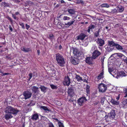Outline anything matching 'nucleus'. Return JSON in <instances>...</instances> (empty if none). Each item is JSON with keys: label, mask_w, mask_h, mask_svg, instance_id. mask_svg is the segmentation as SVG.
Here are the masks:
<instances>
[{"label": "nucleus", "mask_w": 127, "mask_h": 127, "mask_svg": "<svg viewBox=\"0 0 127 127\" xmlns=\"http://www.w3.org/2000/svg\"><path fill=\"white\" fill-rule=\"evenodd\" d=\"M49 127H54L53 124L52 123H51L49 124Z\"/></svg>", "instance_id": "nucleus-58"}, {"label": "nucleus", "mask_w": 127, "mask_h": 127, "mask_svg": "<svg viewBox=\"0 0 127 127\" xmlns=\"http://www.w3.org/2000/svg\"><path fill=\"white\" fill-rule=\"evenodd\" d=\"M35 102L34 101L32 100L28 104L27 106H33L35 105Z\"/></svg>", "instance_id": "nucleus-34"}, {"label": "nucleus", "mask_w": 127, "mask_h": 127, "mask_svg": "<svg viewBox=\"0 0 127 127\" xmlns=\"http://www.w3.org/2000/svg\"><path fill=\"white\" fill-rule=\"evenodd\" d=\"M21 49L22 51L25 52H27L32 51L31 49L30 48L22 47L21 48Z\"/></svg>", "instance_id": "nucleus-17"}, {"label": "nucleus", "mask_w": 127, "mask_h": 127, "mask_svg": "<svg viewBox=\"0 0 127 127\" xmlns=\"http://www.w3.org/2000/svg\"><path fill=\"white\" fill-rule=\"evenodd\" d=\"M120 98L119 95L118 96H117L116 97V98L117 101Z\"/></svg>", "instance_id": "nucleus-63"}, {"label": "nucleus", "mask_w": 127, "mask_h": 127, "mask_svg": "<svg viewBox=\"0 0 127 127\" xmlns=\"http://www.w3.org/2000/svg\"><path fill=\"white\" fill-rule=\"evenodd\" d=\"M14 1L15 2L17 3H18L20 2V0H14Z\"/></svg>", "instance_id": "nucleus-60"}, {"label": "nucleus", "mask_w": 127, "mask_h": 127, "mask_svg": "<svg viewBox=\"0 0 127 127\" xmlns=\"http://www.w3.org/2000/svg\"><path fill=\"white\" fill-rule=\"evenodd\" d=\"M73 51V54H74V57H79V51L76 48H72L71 49V50Z\"/></svg>", "instance_id": "nucleus-8"}, {"label": "nucleus", "mask_w": 127, "mask_h": 127, "mask_svg": "<svg viewBox=\"0 0 127 127\" xmlns=\"http://www.w3.org/2000/svg\"><path fill=\"white\" fill-rule=\"evenodd\" d=\"M79 57H74L73 58L71 62L74 65H76L79 64Z\"/></svg>", "instance_id": "nucleus-9"}, {"label": "nucleus", "mask_w": 127, "mask_h": 127, "mask_svg": "<svg viewBox=\"0 0 127 127\" xmlns=\"http://www.w3.org/2000/svg\"><path fill=\"white\" fill-rule=\"evenodd\" d=\"M118 8H119L118 11L120 12H122L124 10V8L122 6H119L118 7Z\"/></svg>", "instance_id": "nucleus-36"}, {"label": "nucleus", "mask_w": 127, "mask_h": 127, "mask_svg": "<svg viewBox=\"0 0 127 127\" xmlns=\"http://www.w3.org/2000/svg\"><path fill=\"white\" fill-rule=\"evenodd\" d=\"M56 60L57 64L60 66L63 67L65 63L64 58L62 55L59 53H57L56 55Z\"/></svg>", "instance_id": "nucleus-1"}, {"label": "nucleus", "mask_w": 127, "mask_h": 127, "mask_svg": "<svg viewBox=\"0 0 127 127\" xmlns=\"http://www.w3.org/2000/svg\"><path fill=\"white\" fill-rule=\"evenodd\" d=\"M93 58L92 57H88L86 58V62L87 63L90 64H92V62Z\"/></svg>", "instance_id": "nucleus-13"}, {"label": "nucleus", "mask_w": 127, "mask_h": 127, "mask_svg": "<svg viewBox=\"0 0 127 127\" xmlns=\"http://www.w3.org/2000/svg\"><path fill=\"white\" fill-rule=\"evenodd\" d=\"M123 61L127 64V57L125 56L124 58V59H123Z\"/></svg>", "instance_id": "nucleus-47"}, {"label": "nucleus", "mask_w": 127, "mask_h": 127, "mask_svg": "<svg viewBox=\"0 0 127 127\" xmlns=\"http://www.w3.org/2000/svg\"><path fill=\"white\" fill-rule=\"evenodd\" d=\"M100 32V29H98V31H96L94 34V36L96 37H98L99 35V33Z\"/></svg>", "instance_id": "nucleus-33"}, {"label": "nucleus", "mask_w": 127, "mask_h": 127, "mask_svg": "<svg viewBox=\"0 0 127 127\" xmlns=\"http://www.w3.org/2000/svg\"><path fill=\"white\" fill-rule=\"evenodd\" d=\"M118 12V10L116 9H114L112 10L110 13L112 14L116 13Z\"/></svg>", "instance_id": "nucleus-39"}, {"label": "nucleus", "mask_w": 127, "mask_h": 127, "mask_svg": "<svg viewBox=\"0 0 127 127\" xmlns=\"http://www.w3.org/2000/svg\"><path fill=\"white\" fill-rule=\"evenodd\" d=\"M103 72H101L99 74L97 77H96L95 78H97L98 80L97 81H98L100 80L101 78L103 77Z\"/></svg>", "instance_id": "nucleus-24"}, {"label": "nucleus", "mask_w": 127, "mask_h": 127, "mask_svg": "<svg viewBox=\"0 0 127 127\" xmlns=\"http://www.w3.org/2000/svg\"><path fill=\"white\" fill-rule=\"evenodd\" d=\"M105 100V99L104 98H101V102L102 103H103Z\"/></svg>", "instance_id": "nucleus-57"}, {"label": "nucleus", "mask_w": 127, "mask_h": 127, "mask_svg": "<svg viewBox=\"0 0 127 127\" xmlns=\"http://www.w3.org/2000/svg\"><path fill=\"white\" fill-rule=\"evenodd\" d=\"M19 112V110L17 108L9 106H7L6 108L5 111L6 113H9L15 116Z\"/></svg>", "instance_id": "nucleus-2"}, {"label": "nucleus", "mask_w": 127, "mask_h": 127, "mask_svg": "<svg viewBox=\"0 0 127 127\" xmlns=\"http://www.w3.org/2000/svg\"><path fill=\"white\" fill-rule=\"evenodd\" d=\"M26 4L27 6H28V5L29 6L33 5H34V3L30 0H28L26 1Z\"/></svg>", "instance_id": "nucleus-27"}, {"label": "nucleus", "mask_w": 127, "mask_h": 127, "mask_svg": "<svg viewBox=\"0 0 127 127\" xmlns=\"http://www.w3.org/2000/svg\"><path fill=\"white\" fill-rule=\"evenodd\" d=\"M6 18L10 22L11 24H12L13 23V20L11 17L9 16H8L6 17Z\"/></svg>", "instance_id": "nucleus-41"}, {"label": "nucleus", "mask_w": 127, "mask_h": 127, "mask_svg": "<svg viewBox=\"0 0 127 127\" xmlns=\"http://www.w3.org/2000/svg\"><path fill=\"white\" fill-rule=\"evenodd\" d=\"M101 6L102 7L109 8L110 7L109 5L107 3H103L101 5Z\"/></svg>", "instance_id": "nucleus-30"}, {"label": "nucleus", "mask_w": 127, "mask_h": 127, "mask_svg": "<svg viewBox=\"0 0 127 127\" xmlns=\"http://www.w3.org/2000/svg\"><path fill=\"white\" fill-rule=\"evenodd\" d=\"M67 93L68 95L70 97H72L75 95L74 90L72 87H70L68 88Z\"/></svg>", "instance_id": "nucleus-6"}, {"label": "nucleus", "mask_w": 127, "mask_h": 127, "mask_svg": "<svg viewBox=\"0 0 127 127\" xmlns=\"http://www.w3.org/2000/svg\"><path fill=\"white\" fill-rule=\"evenodd\" d=\"M90 87L88 85H87L86 87V92L87 94H89L90 92Z\"/></svg>", "instance_id": "nucleus-37"}, {"label": "nucleus", "mask_w": 127, "mask_h": 127, "mask_svg": "<svg viewBox=\"0 0 127 127\" xmlns=\"http://www.w3.org/2000/svg\"><path fill=\"white\" fill-rule=\"evenodd\" d=\"M47 37L51 41L55 40V36L52 33H49L47 35Z\"/></svg>", "instance_id": "nucleus-12"}, {"label": "nucleus", "mask_w": 127, "mask_h": 127, "mask_svg": "<svg viewBox=\"0 0 127 127\" xmlns=\"http://www.w3.org/2000/svg\"><path fill=\"white\" fill-rule=\"evenodd\" d=\"M112 71H113L112 69H111L110 68H108V71L112 75L111 73V72Z\"/></svg>", "instance_id": "nucleus-51"}, {"label": "nucleus", "mask_w": 127, "mask_h": 127, "mask_svg": "<svg viewBox=\"0 0 127 127\" xmlns=\"http://www.w3.org/2000/svg\"><path fill=\"white\" fill-rule=\"evenodd\" d=\"M124 93L125 95V97H127V89H125L124 90Z\"/></svg>", "instance_id": "nucleus-50"}, {"label": "nucleus", "mask_w": 127, "mask_h": 127, "mask_svg": "<svg viewBox=\"0 0 127 127\" xmlns=\"http://www.w3.org/2000/svg\"><path fill=\"white\" fill-rule=\"evenodd\" d=\"M107 85L103 83L100 84L98 86L99 91L101 93L105 92L107 89Z\"/></svg>", "instance_id": "nucleus-3"}, {"label": "nucleus", "mask_w": 127, "mask_h": 127, "mask_svg": "<svg viewBox=\"0 0 127 127\" xmlns=\"http://www.w3.org/2000/svg\"><path fill=\"white\" fill-rule=\"evenodd\" d=\"M67 11L71 15L73 16V17L74 18V15H75V11L73 9H68Z\"/></svg>", "instance_id": "nucleus-16"}, {"label": "nucleus", "mask_w": 127, "mask_h": 127, "mask_svg": "<svg viewBox=\"0 0 127 127\" xmlns=\"http://www.w3.org/2000/svg\"><path fill=\"white\" fill-rule=\"evenodd\" d=\"M58 124L59 127H64L63 124L60 121H59V122H58Z\"/></svg>", "instance_id": "nucleus-44"}, {"label": "nucleus", "mask_w": 127, "mask_h": 127, "mask_svg": "<svg viewBox=\"0 0 127 127\" xmlns=\"http://www.w3.org/2000/svg\"><path fill=\"white\" fill-rule=\"evenodd\" d=\"M116 113L114 110H112L110 114H109V118L113 119L115 118Z\"/></svg>", "instance_id": "nucleus-11"}, {"label": "nucleus", "mask_w": 127, "mask_h": 127, "mask_svg": "<svg viewBox=\"0 0 127 127\" xmlns=\"http://www.w3.org/2000/svg\"><path fill=\"white\" fill-rule=\"evenodd\" d=\"M29 78L28 79V81H29L32 77V73H30L29 74Z\"/></svg>", "instance_id": "nucleus-49"}, {"label": "nucleus", "mask_w": 127, "mask_h": 127, "mask_svg": "<svg viewBox=\"0 0 127 127\" xmlns=\"http://www.w3.org/2000/svg\"><path fill=\"white\" fill-rule=\"evenodd\" d=\"M86 36V35L84 33H81L80 34V39L83 40L84 39L85 37Z\"/></svg>", "instance_id": "nucleus-31"}, {"label": "nucleus", "mask_w": 127, "mask_h": 127, "mask_svg": "<svg viewBox=\"0 0 127 127\" xmlns=\"http://www.w3.org/2000/svg\"><path fill=\"white\" fill-rule=\"evenodd\" d=\"M87 101V99L85 97H83L80 98V103L85 102Z\"/></svg>", "instance_id": "nucleus-21"}, {"label": "nucleus", "mask_w": 127, "mask_h": 127, "mask_svg": "<svg viewBox=\"0 0 127 127\" xmlns=\"http://www.w3.org/2000/svg\"><path fill=\"white\" fill-rule=\"evenodd\" d=\"M20 98H21L22 99H24V96L23 95H21L19 97Z\"/></svg>", "instance_id": "nucleus-56"}, {"label": "nucleus", "mask_w": 127, "mask_h": 127, "mask_svg": "<svg viewBox=\"0 0 127 127\" xmlns=\"http://www.w3.org/2000/svg\"><path fill=\"white\" fill-rule=\"evenodd\" d=\"M63 25H64V24H63L62 23H59L57 25V27L58 28L61 29L63 28L62 26Z\"/></svg>", "instance_id": "nucleus-35"}, {"label": "nucleus", "mask_w": 127, "mask_h": 127, "mask_svg": "<svg viewBox=\"0 0 127 127\" xmlns=\"http://www.w3.org/2000/svg\"><path fill=\"white\" fill-rule=\"evenodd\" d=\"M62 48L63 47L61 45H60L59 47V49L60 50H61Z\"/></svg>", "instance_id": "nucleus-62"}, {"label": "nucleus", "mask_w": 127, "mask_h": 127, "mask_svg": "<svg viewBox=\"0 0 127 127\" xmlns=\"http://www.w3.org/2000/svg\"><path fill=\"white\" fill-rule=\"evenodd\" d=\"M31 88L33 92L34 93H36L37 92L38 89V87L34 86L32 87Z\"/></svg>", "instance_id": "nucleus-26"}, {"label": "nucleus", "mask_w": 127, "mask_h": 127, "mask_svg": "<svg viewBox=\"0 0 127 127\" xmlns=\"http://www.w3.org/2000/svg\"><path fill=\"white\" fill-rule=\"evenodd\" d=\"M76 75V76H75V80H77V81H78V82H79V76L78 75L76 74H75Z\"/></svg>", "instance_id": "nucleus-43"}, {"label": "nucleus", "mask_w": 127, "mask_h": 127, "mask_svg": "<svg viewBox=\"0 0 127 127\" xmlns=\"http://www.w3.org/2000/svg\"><path fill=\"white\" fill-rule=\"evenodd\" d=\"M101 54L100 52L98 50H95L93 53L92 57L93 59H95L100 55Z\"/></svg>", "instance_id": "nucleus-7"}, {"label": "nucleus", "mask_w": 127, "mask_h": 127, "mask_svg": "<svg viewBox=\"0 0 127 127\" xmlns=\"http://www.w3.org/2000/svg\"><path fill=\"white\" fill-rule=\"evenodd\" d=\"M2 75H1L2 76H3L5 75H9V73H2Z\"/></svg>", "instance_id": "nucleus-53"}, {"label": "nucleus", "mask_w": 127, "mask_h": 127, "mask_svg": "<svg viewBox=\"0 0 127 127\" xmlns=\"http://www.w3.org/2000/svg\"><path fill=\"white\" fill-rule=\"evenodd\" d=\"M19 25L21 26L22 28L23 29H25V27L24 26V23L21 22H19Z\"/></svg>", "instance_id": "nucleus-42"}, {"label": "nucleus", "mask_w": 127, "mask_h": 127, "mask_svg": "<svg viewBox=\"0 0 127 127\" xmlns=\"http://www.w3.org/2000/svg\"><path fill=\"white\" fill-rule=\"evenodd\" d=\"M61 3H64V4H65V2L63 0H61Z\"/></svg>", "instance_id": "nucleus-64"}, {"label": "nucleus", "mask_w": 127, "mask_h": 127, "mask_svg": "<svg viewBox=\"0 0 127 127\" xmlns=\"http://www.w3.org/2000/svg\"><path fill=\"white\" fill-rule=\"evenodd\" d=\"M111 102L113 104L116 105H118L119 103V101H116L113 99L111 100Z\"/></svg>", "instance_id": "nucleus-28"}, {"label": "nucleus", "mask_w": 127, "mask_h": 127, "mask_svg": "<svg viewBox=\"0 0 127 127\" xmlns=\"http://www.w3.org/2000/svg\"><path fill=\"white\" fill-rule=\"evenodd\" d=\"M104 58H104V56L101 57V62L102 63L104 62Z\"/></svg>", "instance_id": "nucleus-59"}, {"label": "nucleus", "mask_w": 127, "mask_h": 127, "mask_svg": "<svg viewBox=\"0 0 127 127\" xmlns=\"http://www.w3.org/2000/svg\"><path fill=\"white\" fill-rule=\"evenodd\" d=\"M63 19V20H70V18L67 16H64V17Z\"/></svg>", "instance_id": "nucleus-48"}, {"label": "nucleus", "mask_w": 127, "mask_h": 127, "mask_svg": "<svg viewBox=\"0 0 127 127\" xmlns=\"http://www.w3.org/2000/svg\"><path fill=\"white\" fill-rule=\"evenodd\" d=\"M31 119L32 120H36L39 119V116L37 113L34 114L32 115Z\"/></svg>", "instance_id": "nucleus-19"}, {"label": "nucleus", "mask_w": 127, "mask_h": 127, "mask_svg": "<svg viewBox=\"0 0 127 127\" xmlns=\"http://www.w3.org/2000/svg\"><path fill=\"white\" fill-rule=\"evenodd\" d=\"M116 54L117 56H118L119 58L121 59L122 60H123V59H124V58L125 56L123 54L120 53H116Z\"/></svg>", "instance_id": "nucleus-25"}, {"label": "nucleus", "mask_w": 127, "mask_h": 127, "mask_svg": "<svg viewBox=\"0 0 127 127\" xmlns=\"http://www.w3.org/2000/svg\"><path fill=\"white\" fill-rule=\"evenodd\" d=\"M63 83L65 86H68L70 84V79L68 75L66 76L63 82Z\"/></svg>", "instance_id": "nucleus-4"}, {"label": "nucleus", "mask_w": 127, "mask_h": 127, "mask_svg": "<svg viewBox=\"0 0 127 127\" xmlns=\"http://www.w3.org/2000/svg\"><path fill=\"white\" fill-rule=\"evenodd\" d=\"M116 43H115L113 41H109L108 45L110 46H115Z\"/></svg>", "instance_id": "nucleus-32"}, {"label": "nucleus", "mask_w": 127, "mask_h": 127, "mask_svg": "<svg viewBox=\"0 0 127 127\" xmlns=\"http://www.w3.org/2000/svg\"><path fill=\"white\" fill-rule=\"evenodd\" d=\"M126 76V74L125 72L123 71H120L117 74V78L120 76L123 77Z\"/></svg>", "instance_id": "nucleus-20"}, {"label": "nucleus", "mask_w": 127, "mask_h": 127, "mask_svg": "<svg viewBox=\"0 0 127 127\" xmlns=\"http://www.w3.org/2000/svg\"><path fill=\"white\" fill-rule=\"evenodd\" d=\"M95 27V26L94 25H90L88 28V30L87 31L89 33H90V31L91 30H92H92L94 29Z\"/></svg>", "instance_id": "nucleus-22"}, {"label": "nucleus", "mask_w": 127, "mask_h": 127, "mask_svg": "<svg viewBox=\"0 0 127 127\" xmlns=\"http://www.w3.org/2000/svg\"><path fill=\"white\" fill-rule=\"evenodd\" d=\"M12 17L13 18H14V19L15 20H16L17 19V17L15 16V14H12Z\"/></svg>", "instance_id": "nucleus-55"}, {"label": "nucleus", "mask_w": 127, "mask_h": 127, "mask_svg": "<svg viewBox=\"0 0 127 127\" xmlns=\"http://www.w3.org/2000/svg\"><path fill=\"white\" fill-rule=\"evenodd\" d=\"M23 94L24 96V99L26 100L31 97L32 93L29 91H26L24 92Z\"/></svg>", "instance_id": "nucleus-5"}, {"label": "nucleus", "mask_w": 127, "mask_h": 127, "mask_svg": "<svg viewBox=\"0 0 127 127\" xmlns=\"http://www.w3.org/2000/svg\"><path fill=\"white\" fill-rule=\"evenodd\" d=\"M75 20L71 21L70 22H68L67 23H65L64 24V26L63 27L64 28H67L69 27L71 25L73 24V23L74 22Z\"/></svg>", "instance_id": "nucleus-15"}, {"label": "nucleus", "mask_w": 127, "mask_h": 127, "mask_svg": "<svg viewBox=\"0 0 127 127\" xmlns=\"http://www.w3.org/2000/svg\"><path fill=\"white\" fill-rule=\"evenodd\" d=\"M80 57H81L80 58V59H83L84 58V54L83 52H80Z\"/></svg>", "instance_id": "nucleus-40"}, {"label": "nucleus", "mask_w": 127, "mask_h": 127, "mask_svg": "<svg viewBox=\"0 0 127 127\" xmlns=\"http://www.w3.org/2000/svg\"><path fill=\"white\" fill-rule=\"evenodd\" d=\"M41 91L43 92H46V90L47 89V88L44 87V86L41 85L40 87Z\"/></svg>", "instance_id": "nucleus-29"}, {"label": "nucleus", "mask_w": 127, "mask_h": 127, "mask_svg": "<svg viewBox=\"0 0 127 127\" xmlns=\"http://www.w3.org/2000/svg\"><path fill=\"white\" fill-rule=\"evenodd\" d=\"M97 43L100 46H102L104 44V42L103 40L98 38L97 41Z\"/></svg>", "instance_id": "nucleus-10"}, {"label": "nucleus", "mask_w": 127, "mask_h": 127, "mask_svg": "<svg viewBox=\"0 0 127 127\" xmlns=\"http://www.w3.org/2000/svg\"><path fill=\"white\" fill-rule=\"evenodd\" d=\"M51 88L52 89H56L57 87L56 86L54 85L53 84H51L50 85Z\"/></svg>", "instance_id": "nucleus-45"}, {"label": "nucleus", "mask_w": 127, "mask_h": 127, "mask_svg": "<svg viewBox=\"0 0 127 127\" xmlns=\"http://www.w3.org/2000/svg\"><path fill=\"white\" fill-rule=\"evenodd\" d=\"M72 97H71V98L69 100V102H72L74 101L75 100V99H73V98H72Z\"/></svg>", "instance_id": "nucleus-52"}, {"label": "nucleus", "mask_w": 127, "mask_h": 127, "mask_svg": "<svg viewBox=\"0 0 127 127\" xmlns=\"http://www.w3.org/2000/svg\"><path fill=\"white\" fill-rule=\"evenodd\" d=\"M1 5L4 7H8L9 6L8 4L4 2H2Z\"/></svg>", "instance_id": "nucleus-38"}, {"label": "nucleus", "mask_w": 127, "mask_h": 127, "mask_svg": "<svg viewBox=\"0 0 127 127\" xmlns=\"http://www.w3.org/2000/svg\"><path fill=\"white\" fill-rule=\"evenodd\" d=\"M9 29L11 31V32H12L13 31V29L11 27L10 25L9 26Z\"/></svg>", "instance_id": "nucleus-61"}, {"label": "nucleus", "mask_w": 127, "mask_h": 127, "mask_svg": "<svg viewBox=\"0 0 127 127\" xmlns=\"http://www.w3.org/2000/svg\"><path fill=\"white\" fill-rule=\"evenodd\" d=\"M13 117V116L12 115V114L9 113H6L5 115V118L7 120Z\"/></svg>", "instance_id": "nucleus-18"}, {"label": "nucleus", "mask_w": 127, "mask_h": 127, "mask_svg": "<svg viewBox=\"0 0 127 127\" xmlns=\"http://www.w3.org/2000/svg\"><path fill=\"white\" fill-rule=\"evenodd\" d=\"M40 109L41 110L43 109L47 113H48L49 112H50L51 111V110L49 108H47V107L44 106H40Z\"/></svg>", "instance_id": "nucleus-14"}, {"label": "nucleus", "mask_w": 127, "mask_h": 127, "mask_svg": "<svg viewBox=\"0 0 127 127\" xmlns=\"http://www.w3.org/2000/svg\"><path fill=\"white\" fill-rule=\"evenodd\" d=\"M115 46L118 50H122L123 49L122 47L118 44L116 43Z\"/></svg>", "instance_id": "nucleus-23"}, {"label": "nucleus", "mask_w": 127, "mask_h": 127, "mask_svg": "<svg viewBox=\"0 0 127 127\" xmlns=\"http://www.w3.org/2000/svg\"><path fill=\"white\" fill-rule=\"evenodd\" d=\"M109 115H107V114H106L104 118H105V119L106 120V121L108 122L109 121V120L108 118H109Z\"/></svg>", "instance_id": "nucleus-46"}, {"label": "nucleus", "mask_w": 127, "mask_h": 127, "mask_svg": "<svg viewBox=\"0 0 127 127\" xmlns=\"http://www.w3.org/2000/svg\"><path fill=\"white\" fill-rule=\"evenodd\" d=\"M26 29L27 30H28L29 28H30V26L29 25L27 24H26Z\"/></svg>", "instance_id": "nucleus-54"}]
</instances>
